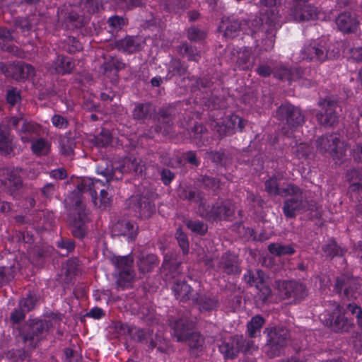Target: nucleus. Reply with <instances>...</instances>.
<instances>
[{
    "mask_svg": "<svg viewBox=\"0 0 362 362\" xmlns=\"http://www.w3.org/2000/svg\"><path fill=\"white\" fill-rule=\"evenodd\" d=\"M103 185L102 180L83 178L78 182L76 189L65 199L66 206L69 211V223L75 237L82 238L86 234L88 214L83 202V194H88L95 206L105 209L110 205V199L107 192L100 189Z\"/></svg>",
    "mask_w": 362,
    "mask_h": 362,
    "instance_id": "f257e3e1",
    "label": "nucleus"
},
{
    "mask_svg": "<svg viewBox=\"0 0 362 362\" xmlns=\"http://www.w3.org/2000/svg\"><path fill=\"white\" fill-rule=\"evenodd\" d=\"M351 316L357 319L359 327H362V310L354 303H349L345 308L334 303L332 311L325 310L319 318L325 326L336 332H346L354 325Z\"/></svg>",
    "mask_w": 362,
    "mask_h": 362,
    "instance_id": "f03ea898",
    "label": "nucleus"
},
{
    "mask_svg": "<svg viewBox=\"0 0 362 362\" xmlns=\"http://www.w3.org/2000/svg\"><path fill=\"white\" fill-rule=\"evenodd\" d=\"M281 0H259L261 6H265L267 9L262 12L259 21L262 33H264L266 38L263 40V49L270 50L274 45L276 31L284 23L282 17L279 15L278 6Z\"/></svg>",
    "mask_w": 362,
    "mask_h": 362,
    "instance_id": "7ed1b4c3",
    "label": "nucleus"
},
{
    "mask_svg": "<svg viewBox=\"0 0 362 362\" xmlns=\"http://www.w3.org/2000/svg\"><path fill=\"white\" fill-rule=\"evenodd\" d=\"M218 29L226 38H233L240 31H243L256 40V35L259 36V33H262L257 17L253 15H245L240 18L235 16L223 17Z\"/></svg>",
    "mask_w": 362,
    "mask_h": 362,
    "instance_id": "20e7f679",
    "label": "nucleus"
},
{
    "mask_svg": "<svg viewBox=\"0 0 362 362\" xmlns=\"http://www.w3.org/2000/svg\"><path fill=\"white\" fill-rule=\"evenodd\" d=\"M169 325L172 329V334L177 341H187L188 345L193 349L199 348L202 345L203 338L202 336L197 332H192L194 321L189 320L187 315L177 319L170 316Z\"/></svg>",
    "mask_w": 362,
    "mask_h": 362,
    "instance_id": "39448f33",
    "label": "nucleus"
},
{
    "mask_svg": "<svg viewBox=\"0 0 362 362\" xmlns=\"http://www.w3.org/2000/svg\"><path fill=\"white\" fill-rule=\"evenodd\" d=\"M339 51L331 49V45L327 37L313 40L300 51V58L315 63H322L326 60L335 58Z\"/></svg>",
    "mask_w": 362,
    "mask_h": 362,
    "instance_id": "423d86ee",
    "label": "nucleus"
},
{
    "mask_svg": "<svg viewBox=\"0 0 362 362\" xmlns=\"http://www.w3.org/2000/svg\"><path fill=\"white\" fill-rule=\"evenodd\" d=\"M184 198L194 202H199L198 211L200 216L206 219L214 221L221 218H230L233 214V208L228 204L221 203L217 206H210L203 202L200 194L195 190L185 192Z\"/></svg>",
    "mask_w": 362,
    "mask_h": 362,
    "instance_id": "0eeeda50",
    "label": "nucleus"
},
{
    "mask_svg": "<svg viewBox=\"0 0 362 362\" xmlns=\"http://www.w3.org/2000/svg\"><path fill=\"white\" fill-rule=\"evenodd\" d=\"M317 151L320 153H328L335 163H342L346 157L347 144L338 134H326L316 141Z\"/></svg>",
    "mask_w": 362,
    "mask_h": 362,
    "instance_id": "6e6552de",
    "label": "nucleus"
},
{
    "mask_svg": "<svg viewBox=\"0 0 362 362\" xmlns=\"http://www.w3.org/2000/svg\"><path fill=\"white\" fill-rule=\"evenodd\" d=\"M284 192L286 193L284 197H289L284 201L283 206V212L286 217L293 218L298 214L310 209L305 194L297 186L288 184Z\"/></svg>",
    "mask_w": 362,
    "mask_h": 362,
    "instance_id": "1a4fd4ad",
    "label": "nucleus"
},
{
    "mask_svg": "<svg viewBox=\"0 0 362 362\" xmlns=\"http://www.w3.org/2000/svg\"><path fill=\"white\" fill-rule=\"evenodd\" d=\"M218 348L226 358L233 359L240 351L245 354H252L257 347L252 340H247L243 336L237 335L223 341Z\"/></svg>",
    "mask_w": 362,
    "mask_h": 362,
    "instance_id": "9d476101",
    "label": "nucleus"
},
{
    "mask_svg": "<svg viewBox=\"0 0 362 362\" xmlns=\"http://www.w3.org/2000/svg\"><path fill=\"white\" fill-rule=\"evenodd\" d=\"M288 331L283 327H274L268 331L264 351L270 358L279 356L288 342Z\"/></svg>",
    "mask_w": 362,
    "mask_h": 362,
    "instance_id": "9b49d317",
    "label": "nucleus"
},
{
    "mask_svg": "<svg viewBox=\"0 0 362 362\" xmlns=\"http://www.w3.org/2000/svg\"><path fill=\"white\" fill-rule=\"evenodd\" d=\"M100 4L96 0H79L74 11H71L66 17L67 21L75 28L85 25L88 21L87 15L98 12Z\"/></svg>",
    "mask_w": 362,
    "mask_h": 362,
    "instance_id": "f8f14e48",
    "label": "nucleus"
},
{
    "mask_svg": "<svg viewBox=\"0 0 362 362\" xmlns=\"http://www.w3.org/2000/svg\"><path fill=\"white\" fill-rule=\"evenodd\" d=\"M323 13L310 4L296 3L289 10L287 18L295 22H307L322 19Z\"/></svg>",
    "mask_w": 362,
    "mask_h": 362,
    "instance_id": "ddd939ff",
    "label": "nucleus"
},
{
    "mask_svg": "<svg viewBox=\"0 0 362 362\" xmlns=\"http://www.w3.org/2000/svg\"><path fill=\"white\" fill-rule=\"evenodd\" d=\"M97 171L98 174L103 175L105 177V181L108 182L114 179H122V174L124 173L141 172L142 165L137 159L129 158L124 160V164L119 168H112L107 167L104 168L100 166L98 168Z\"/></svg>",
    "mask_w": 362,
    "mask_h": 362,
    "instance_id": "4468645a",
    "label": "nucleus"
},
{
    "mask_svg": "<svg viewBox=\"0 0 362 362\" xmlns=\"http://www.w3.org/2000/svg\"><path fill=\"white\" fill-rule=\"evenodd\" d=\"M112 263L117 274V284L118 286L126 287L134 278V272L132 269V258L129 256L115 257Z\"/></svg>",
    "mask_w": 362,
    "mask_h": 362,
    "instance_id": "2eb2a0df",
    "label": "nucleus"
},
{
    "mask_svg": "<svg viewBox=\"0 0 362 362\" xmlns=\"http://www.w3.org/2000/svg\"><path fill=\"white\" fill-rule=\"evenodd\" d=\"M50 326L51 322L47 320H37L33 322L23 337L28 349H33L40 340L45 338Z\"/></svg>",
    "mask_w": 362,
    "mask_h": 362,
    "instance_id": "dca6fc26",
    "label": "nucleus"
},
{
    "mask_svg": "<svg viewBox=\"0 0 362 362\" xmlns=\"http://www.w3.org/2000/svg\"><path fill=\"white\" fill-rule=\"evenodd\" d=\"M244 126L245 121L235 115H231L218 120L214 119L211 123V127L221 136L242 131Z\"/></svg>",
    "mask_w": 362,
    "mask_h": 362,
    "instance_id": "f3484780",
    "label": "nucleus"
},
{
    "mask_svg": "<svg viewBox=\"0 0 362 362\" xmlns=\"http://www.w3.org/2000/svg\"><path fill=\"white\" fill-rule=\"evenodd\" d=\"M276 286L282 298L292 301L301 300L307 294L305 286L295 281H278Z\"/></svg>",
    "mask_w": 362,
    "mask_h": 362,
    "instance_id": "a211bd4d",
    "label": "nucleus"
},
{
    "mask_svg": "<svg viewBox=\"0 0 362 362\" xmlns=\"http://www.w3.org/2000/svg\"><path fill=\"white\" fill-rule=\"evenodd\" d=\"M276 117L281 121H286L291 129L298 128L304 122L300 110L289 103L282 104L277 110Z\"/></svg>",
    "mask_w": 362,
    "mask_h": 362,
    "instance_id": "6ab92c4d",
    "label": "nucleus"
},
{
    "mask_svg": "<svg viewBox=\"0 0 362 362\" xmlns=\"http://www.w3.org/2000/svg\"><path fill=\"white\" fill-rule=\"evenodd\" d=\"M361 281L349 275H341L336 280L334 291L341 293L344 290V296L348 299L356 298L359 293Z\"/></svg>",
    "mask_w": 362,
    "mask_h": 362,
    "instance_id": "aec40b11",
    "label": "nucleus"
},
{
    "mask_svg": "<svg viewBox=\"0 0 362 362\" xmlns=\"http://www.w3.org/2000/svg\"><path fill=\"white\" fill-rule=\"evenodd\" d=\"M319 105L324 111L317 115V119L320 124L325 126H332L337 122L338 118L336 112L337 104L335 101L325 99L319 102Z\"/></svg>",
    "mask_w": 362,
    "mask_h": 362,
    "instance_id": "412c9836",
    "label": "nucleus"
},
{
    "mask_svg": "<svg viewBox=\"0 0 362 362\" xmlns=\"http://www.w3.org/2000/svg\"><path fill=\"white\" fill-rule=\"evenodd\" d=\"M308 71L303 70L298 67H294L291 69H288L284 67L282 69L281 72L279 74L275 73V76L281 80H287L288 81L303 80V85H310L311 79L308 74Z\"/></svg>",
    "mask_w": 362,
    "mask_h": 362,
    "instance_id": "4be33fe9",
    "label": "nucleus"
},
{
    "mask_svg": "<svg viewBox=\"0 0 362 362\" xmlns=\"http://www.w3.org/2000/svg\"><path fill=\"white\" fill-rule=\"evenodd\" d=\"M21 170L14 168H5L0 170V182L4 188H18L21 184Z\"/></svg>",
    "mask_w": 362,
    "mask_h": 362,
    "instance_id": "5701e85b",
    "label": "nucleus"
},
{
    "mask_svg": "<svg viewBox=\"0 0 362 362\" xmlns=\"http://www.w3.org/2000/svg\"><path fill=\"white\" fill-rule=\"evenodd\" d=\"M140 37H127L115 42V47L124 53L132 54L139 51L144 45Z\"/></svg>",
    "mask_w": 362,
    "mask_h": 362,
    "instance_id": "b1692460",
    "label": "nucleus"
},
{
    "mask_svg": "<svg viewBox=\"0 0 362 362\" xmlns=\"http://www.w3.org/2000/svg\"><path fill=\"white\" fill-rule=\"evenodd\" d=\"M236 66L240 70H250L254 64L255 58L252 49L243 47L236 51Z\"/></svg>",
    "mask_w": 362,
    "mask_h": 362,
    "instance_id": "393cba45",
    "label": "nucleus"
},
{
    "mask_svg": "<svg viewBox=\"0 0 362 362\" xmlns=\"http://www.w3.org/2000/svg\"><path fill=\"white\" fill-rule=\"evenodd\" d=\"M336 23L339 29L344 33L354 32L358 25V21L355 14L343 13L338 16Z\"/></svg>",
    "mask_w": 362,
    "mask_h": 362,
    "instance_id": "a878e982",
    "label": "nucleus"
},
{
    "mask_svg": "<svg viewBox=\"0 0 362 362\" xmlns=\"http://www.w3.org/2000/svg\"><path fill=\"white\" fill-rule=\"evenodd\" d=\"M138 226L133 222L122 220L115 224L112 232L115 235L127 236L128 239L133 240L137 233Z\"/></svg>",
    "mask_w": 362,
    "mask_h": 362,
    "instance_id": "bb28decb",
    "label": "nucleus"
},
{
    "mask_svg": "<svg viewBox=\"0 0 362 362\" xmlns=\"http://www.w3.org/2000/svg\"><path fill=\"white\" fill-rule=\"evenodd\" d=\"M40 127L31 121L23 120L21 129L18 133L23 143H28L34 140V138L39 135Z\"/></svg>",
    "mask_w": 362,
    "mask_h": 362,
    "instance_id": "cd10ccee",
    "label": "nucleus"
},
{
    "mask_svg": "<svg viewBox=\"0 0 362 362\" xmlns=\"http://www.w3.org/2000/svg\"><path fill=\"white\" fill-rule=\"evenodd\" d=\"M12 77L16 81L33 78L35 74V68L23 62H18L11 68Z\"/></svg>",
    "mask_w": 362,
    "mask_h": 362,
    "instance_id": "c85d7f7f",
    "label": "nucleus"
},
{
    "mask_svg": "<svg viewBox=\"0 0 362 362\" xmlns=\"http://www.w3.org/2000/svg\"><path fill=\"white\" fill-rule=\"evenodd\" d=\"M218 267L228 274L240 273L237 256L229 252H226L223 255Z\"/></svg>",
    "mask_w": 362,
    "mask_h": 362,
    "instance_id": "c756f323",
    "label": "nucleus"
},
{
    "mask_svg": "<svg viewBox=\"0 0 362 362\" xmlns=\"http://www.w3.org/2000/svg\"><path fill=\"white\" fill-rule=\"evenodd\" d=\"M74 63L72 59L68 57L58 56L54 62L52 67L49 68V71L52 74H67L70 73L74 69Z\"/></svg>",
    "mask_w": 362,
    "mask_h": 362,
    "instance_id": "7c9ffc66",
    "label": "nucleus"
},
{
    "mask_svg": "<svg viewBox=\"0 0 362 362\" xmlns=\"http://www.w3.org/2000/svg\"><path fill=\"white\" fill-rule=\"evenodd\" d=\"M136 201L134 210L141 218H148L155 211V204L152 203L149 198L141 197Z\"/></svg>",
    "mask_w": 362,
    "mask_h": 362,
    "instance_id": "2f4dec72",
    "label": "nucleus"
},
{
    "mask_svg": "<svg viewBox=\"0 0 362 362\" xmlns=\"http://www.w3.org/2000/svg\"><path fill=\"white\" fill-rule=\"evenodd\" d=\"M192 300L201 312L211 311L216 309L218 306L217 299L206 295H197V297L192 298Z\"/></svg>",
    "mask_w": 362,
    "mask_h": 362,
    "instance_id": "473e14b6",
    "label": "nucleus"
},
{
    "mask_svg": "<svg viewBox=\"0 0 362 362\" xmlns=\"http://www.w3.org/2000/svg\"><path fill=\"white\" fill-rule=\"evenodd\" d=\"M281 180V175H274L269 179H268L265 182V190L270 195L277 196L279 195L281 197L285 196L286 192H284V190L286 189L285 187H280V181Z\"/></svg>",
    "mask_w": 362,
    "mask_h": 362,
    "instance_id": "72a5a7b5",
    "label": "nucleus"
},
{
    "mask_svg": "<svg viewBox=\"0 0 362 362\" xmlns=\"http://www.w3.org/2000/svg\"><path fill=\"white\" fill-rule=\"evenodd\" d=\"M175 298L181 302H186L191 297V286L185 281H176L173 288Z\"/></svg>",
    "mask_w": 362,
    "mask_h": 362,
    "instance_id": "f704fd0d",
    "label": "nucleus"
},
{
    "mask_svg": "<svg viewBox=\"0 0 362 362\" xmlns=\"http://www.w3.org/2000/svg\"><path fill=\"white\" fill-rule=\"evenodd\" d=\"M163 267V269L167 270L169 273V274H166V280H168L170 276L175 279L180 273L178 263L174 259L173 253H167L164 255Z\"/></svg>",
    "mask_w": 362,
    "mask_h": 362,
    "instance_id": "c9c22d12",
    "label": "nucleus"
},
{
    "mask_svg": "<svg viewBox=\"0 0 362 362\" xmlns=\"http://www.w3.org/2000/svg\"><path fill=\"white\" fill-rule=\"evenodd\" d=\"M159 124H158L155 130L156 132H163V134H169L171 126V116L167 110L162 109L159 112L158 117Z\"/></svg>",
    "mask_w": 362,
    "mask_h": 362,
    "instance_id": "e433bc0d",
    "label": "nucleus"
},
{
    "mask_svg": "<svg viewBox=\"0 0 362 362\" xmlns=\"http://www.w3.org/2000/svg\"><path fill=\"white\" fill-rule=\"evenodd\" d=\"M157 264V257L153 254L147 255L146 256L143 255L140 257L138 262L139 269L143 274L151 272Z\"/></svg>",
    "mask_w": 362,
    "mask_h": 362,
    "instance_id": "4c0bfd02",
    "label": "nucleus"
},
{
    "mask_svg": "<svg viewBox=\"0 0 362 362\" xmlns=\"http://www.w3.org/2000/svg\"><path fill=\"white\" fill-rule=\"evenodd\" d=\"M244 280L250 286H254L257 288H260L264 282V274L261 270H256L255 272L247 271L244 274Z\"/></svg>",
    "mask_w": 362,
    "mask_h": 362,
    "instance_id": "58836bf2",
    "label": "nucleus"
},
{
    "mask_svg": "<svg viewBox=\"0 0 362 362\" xmlns=\"http://www.w3.org/2000/svg\"><path fill=\"white\" fill-rule=\"evenodd\" d=\"M50 149V143L44 138L32 141L31 150L37 156L47 155Z\"/></svg>",
    "mask_w": 362,
    "mask_h": 362,
    "instance_id": "ea45409f",
    "label": "nucleus"
},
{
    "mask_svg": "<svg viewBox=\"0 0 362 362\" xmlns=\"http://www.w3.org/2000/svg\"><path fill=\"white\" fill-rule=\"evenodd\" d=\"M264 323V320L259 315L253 317L247 323V332L250 337H256L260 333V330Z\"/></svg>",
    "mask_w": 362,
    "mask_h": 362,
    "instance_id": "a19ab883",
    "label": "nucleus"
},
{
    "mask_svg": "<svg viewBox=\"0 0 362 362\" xmlns=\"http://www.w3.org/2000/svg\"><path fill=\"white\" fill-rule=\"evenodd\" d=\"M11 32L4 28H0V49L12 52L13 47L8 45L9 42L14 40Z\"/></svg>",
    "mask_w": 362,
    "mask_h": 362,
    "instance_id": "79ce46f5",
    "label": "nucleus"
},
{
    "mask_svg": "<svg viewBox=\"0 0 362 362\" xmlns=\"http://www.w3.org/2000/svg\"><path fill=\"white\" fill-rule=\"evenodd\" d=\"M12 150V138L10 134L0 128V153H9Z\"/></svg>",
    "mask_w": 362,
    "mask_h": 362,
    "instance_id": "37998d69",
    "label": "nucleus"
},
{
    "mask_svg": "<svg viewBox=\"0 0 362 362\" xmlns=\"http://www.w3.org/2000/svg\"><path fill=\"white\" fill-rule=\"evenodd\" d=\"M293 149V153L298 159H306L313 153V148L306 142L296 145Z\"/></svg>",
    "mask_w": 362,
    "mask_h": 362,
    "instance_id": "c03bdc74",
    "label": "nucleus"
},
{
    "mask_svg": "<svg viewBox=\"0 0 362 362\" xmlns=\"http://www.w3.org/2000/svg\"><path fill=\"white\" fill-rule=\"evenodd\" d=\"M153 110L149 103L137 104L133 110V117L135 119H144Z\"/></svg>",
    "mask_w": 362,
    "mask_h": 362,
    "instance_id": "a18cd8bd",
    "label": "nucleus"
},
{
    "mask_svg": "<svg viewBox=\"0 0 362 362\" xmlns=\"http://www.w3.org/2000/svg\"><path fill=\"white\" fill-rule=\"evenodd\" d=\"M268 250L272 254L277 256L291 255L294 252V250L291 246L283 245L278 243L270 244L268 247Z\"/></svg>",
    "mask_w": 362,
    "mask_h": 362,
    "instance_id": "49530a36",
    "label": "nucleus"
},
{
    "mask_svg": "<svg viewBox=\"0 0 362 362\" xmlns=\"http://www.w3.org/2000/svg\"><path fill=\"white\" fill-rule=\"evenodd\" d=\"M325 255L333 257L334 256L343 255L344 250L339 248L334 240L329 241L322 247Z\"/></svg>",
    "mask_w": 362,
    "mask_h": 362,
    "instance_id": "de8ad7c7",
    "label": "nucleus"
},
{
    "mask_svg": "<svg viewBox=\"0 0 362 362\" xmlns=\"http://www.w3.org/2000/svg\"><path fill=\"white\" fill-rule=\"evenodd\" d=\"M178 52L180 54L186 56L189 60L198 61L200 57L199 52L196 48L189 46L187 44H182L179 46Z\"/></svg>",
    "mask_w": 362,
    "mask_h": 362,
    "instance_id": "09e8293b",
    "label": "nucleus"
},
{
    "mask_svg": "<svg viewBox=\"0 0 362 362\" xmlns=\"http://www.w3.org/2000/svg\"><path fill=\"white\" fill-rule=\"evenodd\" d=\"M112 141V136L107 129H102L101 132L94 138V144L98 147H105L109 145Z\"/></svg>",
    "mask_w": 362,
    "mask_h": 362,
    "instance_id": "8fccbe9b",
    "label": "nucleus"
},
{
    "mask_svg": "<svg viewBox=\"0 0 362 362\" xmlns=\"http://www.w3.org/2000/svg\"><path fill=\"white\" fill-rule=\"evenodd\" d=\"M186 71V67L182 64L180 60L172 59L170 62V68L168 76L171 78L176 74L179 76L184 75Z\"/></svg>",
    "mask_w": 362,
    "mask_h": 362,
    "instance_id": "3c124183",
    "label": "nucleus"
},
{
    "mask_svg": "<svg viewBox=\"0 0 362 362\" xmlns=\"http://www.w3.org/2000/svg\"><path fill=\"white\" fill-rule=\"evenodd\" d=\"M59 148L62 154L70 156L74 149V142L66 136H62L59 139Z\"/></svg>",
    "mask_w": 362,
    "mask_h": 362,
    "instance_id": "603ef678",
    "label": "nucleus"
},
{
    "mask_svg": "<svg viewBox=\"0 0 362 362\" xmlns=\"http://www.w3.org/2000/svg\"><path fill=\"white\" fill-rule=\"evenodd\" d=\"M109 28L112 32L118 31L125 25L126 21L119 16H112L107 21Z\"/></svg>",
    "mask_w": 362,
    "mask_h": 362,
    "instance_id": "864d4df0",
    "label": "nucleus"
},
{
    "mask_svg": "<svg viewBox=\"0 0 362 362\" xmlns=\"http://www.w3.org/2000/svg\"><path fill=\"white\" fill-rule=\"evenodd\" d=\"M186 225L192 232L199 235H204L207 231V226L200 221L189 220Z\"/></svg>",
    "mask_w": 362,
    "mask_h": 362,
    "instance_id": "5fc2aeb1",
    "label": "nucleus"
},
{
    "mask_svg": "<svg viewBox=\"0 0 362 362\" xmlns=\"http://www.w3.org/2000/svg\"><path fill=\"white\" fill-rule=\"evenodd\" d=\"M175 236L183 253L187 254L189 251V243L187 235L181 228H177Z\"/></svg>",
    "mask_w": 362,
    "mask_h": 362,
    "instance_id": "6e6d98bb",
    "label": "nucleus"
},
{
    "mask_svg": "<svg viewBox=\"0 0 362 362\" xmlns=\"http://www.w3.org/2000/svg\"><path fill=\"white\" fill-rule=\"evenodd\" d=\"M349 192L351 199L360 201L362 199V185L358 183H353L349 187Z\"/></svg>",
    "mask_w": 362,
    "mask_h": 362,
    "instance_id": "4d7b16f0",
    "label": "nucleus"
},
{
    "mask_svg": "<svg viewBox=\"0 0 362 362\" xmlns=\"http://www.w3.org/2000/svg\"><path fill=\"white\" fill-rule=\"evenodd\" d=\"M57 247L60 248L61 250H64L65 252H62V255H66L69 252L72 251L75 247L74 243L71 240H64L62 239L59 241L57 242Z\"/></svg>",
    "mask_w": 362,
    "mask_h": 362,
    "instance_id": "13d9d810",
    "label": "nucleus"
},
{
    "mask_svg": "<svg viewBox=\"0 0 362 362\" xmlns=\"http://www.w3.org/2000/svg\"><path fill=\"white\" fill-rule=\"evenodd\" d=\"M67 47L66 50L70 53H75L76 52L80 51L82 49V45L79 42L78 40H77L74 37H69L67 39Z\"/></svg>",
    "mask_w": 362,
    "mask_h": 362,
    "instance_id": "bf43d9fd",
    "label": "nucleus"
},
{
    "mask_svg": "<svg viewBox=\"0 0 362 362\" xmlns=\"http://www.w3.org/2000/svg\"><path fill=\"white\" fill-rule=\"evenodd\" d=\"M256 71L262 77H268L273 73V69L267 63L262 62L258 65Z\"/></svg>",
    "mask_w": 362,
    "mask_h": 362,
    "instance_id": "052dcab7",
    "label": "nucleus"
},
{
    "mask_svg": "<svg viewBox=\"0 0 362 362\" xmlns=\"http://www.w3.org/2000/svg\"><path fill=\"white\" fill-rule=\"evenodd\" d=\"M187 36L191 41H198L203 39L205 34L198 28L192 27L188 29Z\"/></svg>",
    "mask_w": 362,
    "mask_h": 362,
    "instance_id": "680f3d73",
    "label": "nucleus"
},
{
    "mask_svg": "<svg viewBox=\"0 0 362 362\" xmlns=\"http://www.w3.org/2000/svg\"><path fill=\"white\" fill-rule=\"evenodd\" d=\"M11 272V269L9 267H0V286L8 282L13 278Z\"/></svg>",
    "mask_w": 362,
    "mask_h": 362,
    "instance_id": "e2e57ef3",
    "label": "nucleus"
},
{
    "mask_svg": "<svg viewBox=\"0 0 362 362\" xmlns=\"http://www.w3.org/2000/svg\"><path fill=\"white\" fill-rule=\"evenodd\" d=\"M23 120H26L23 117V115L20 114L18 116L12 117L8 121L7 126L9 129H16L18 132V129H21L18 127V125L21 124L22 125Z\"/></svg>",
    "mask_w": 362,
    "mask_h": 362,
    "instance_id": "0e129e2a",
    "label": "nucleus"
},
{
    "mask_svg": "<svg viewBox=\"0 0 362 362\" xmlns=\"http://www.w3.org/2000/svg\"><path fill=\"white\" fill-rule=\"evenodd\" d=\"M8 103L11 105H16L21 99L19 92L16 88H12L7 92L6 97Z\"/></svg>",
    "mask_w": 362,
    "mask_h": 362,
    "instance_id": "69168bd1",
    "label": "nucleus"
},
{
    "mask_svg": "<svg viewBox=\"0 0 362 362\" xmlns=\"http://www.w3.org/2000/svg\"><path fill=\"white\" fill-rule=\"evenodd\" d=\"M206 128L202 124H196L192 129L193 134L192 138L194 139L201 140L206 133Z\"/></svg>",
    "mask_w": 362,
    "mask_h": 362,
    "instance_id": "338daca9",
    "label": "nucleus"
},
{
    "mask_svg": "<svg viewBox=\"0 0 362 362\" xmlns=\"http://www.w3.org/2000/svg\"><path fill=\"white\" fill-rule=\"evenodd\" d=\"M20 306L23 310L30 311L35 306V300L31 296H29L21 300Z\"/></svg>",
    "mask_w": 362,
    "mask_h": 362,
    "instance_id": "774afa93",
    "label": "nucleus"
}]
</instances>
